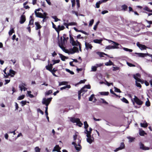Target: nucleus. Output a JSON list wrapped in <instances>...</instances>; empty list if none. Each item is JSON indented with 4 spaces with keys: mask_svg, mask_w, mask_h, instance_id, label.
<instances>
[{
    "mask_svg": "<svg viewBox=\"0 0 152 152\" xmlns=\"http://www.w3.org/2000/svg\"><path fill=\"white\" fill-rule=\"evenodd\" d=\"M134 98L133 100L132 99V101L134 105L135 104V103L138 105L141 106L142 105L143 102L139 99L136 96H134Z\"/></svg>",
    "mask_w": 152,
    "mask_h": 152,
    "instance_id": "1",
    "label": "nucleus"
},
{
    "mask_svg": "<svg viewBox=\"0 0 152 152\" xmlns=\"http://www.w3.org/2000/svg\"><path fill=\"white\" fill-rule=\"evenodd\" d=\"M70 121L73 123H76L77 125L80 127H81L83 125V124L81 122L80 119L79 118H75V117H70Z\"/></svg>",
    "mask_w": 152,
    "mask_h": 152,
    "instance_id": "2",
    "label": "nucleus"
},
{
    "mask_svg": "<svg viewBox=\"0 0 152 152\" xmlns=\"http://www.w3.org/2000/svg\"><path fill=\"white\" fill-rule=\"evenodd\" d=\"M111 42H113L115 45H109L107 46L106 48V49H118L119 48L118 46L119 45V44L114 41L110 40Z\"/></svg>",
    "mask_w": 152,
    "mask_h": 152,
    "instance_id": "3",
    "label": "nucleus"
},
{
    "mask_svg": "<svg viewBox=\"0 0 152 152\" xmlns=\"http://www.w3.org/2000/svg\"><path fill=\"white\" fill-rule=\"evenodd\" d=\"M140 77L141 75L139 73H137L135 75H134L133 76L134 78L136 80L139 82H140L141 84H143L144 83L145 81L138 77Z\"/></svg>",
    "mask_w": 152,
    "mask_h": 152,
    "instance_id": "4",
    "label": "nucleus"
},
{
    "mask_svg": "<svg viewBox=\"0 0 152 152\" xmlns=\"http://www.w3.org/2000/svg\"><path fill=\"white\" fill-rule=\"evenodd\" d=\"M137 46L141 50H145L147 47L145 45L140 44L139 42L137 43Z\"/></svg>",
    "mask_w": 152,
    "mask_h": 152,
    "instance_id": "5",
    "label": "nucleus"
},
{
    "mask_svg": "<svg viewBox=\"0 0 152 152\" xmlns=\"http://www.w3.org/2000/svg\"><path fill=\"white\" fill-rule=\"evenodd\" d=\"M125 148V145L124 142H122L121 143L119 147L117 148L115 150V151H117L119 150H121L124 149Z\"/></svg>",
    "mask_w": 152,
    "mask_h": 152,
    "instance_id": "6",
    "label": "nucleus"
},
{
    "mask_svg": "<svg viewBox=\"0 0 152 152\" xmlns=\"http://www.w3.org/2000/svg\"><path fill=\"white\" fill-rule=\"evenodd\" d=\"M52 99V97L48 98L47 99L44 98L43 99L42 101V104H45L47 103H48V102H49L50 103Z\"/></svg>",
    "mask_w": 152,
    "mask_h": 152,
    "instance_id": "7",
    "label": "nucleus"
},
{
    "mask_svg": "<svg viewBox=\"0 0 152 152\" xmlns=\"http://www.w3.org/2000/svg\"><path fill=\"white\" fill-rule=\"evenodd\" d=\"M65 28L64 26H61L60 25H58V28H57V29L56 30V32H57L58 34V36L59 37V32L60 31L63 30L65 29Z\"/></svg>",
    "mask_w": 152,
    "mask_h": 152,
    "instance_id": "8",
    "label": "nucleus"
},
{
    "mask_svg": "<svg viewBox=\"0 0 152 152\" xmlns=\"http://www.w3.org/2000/svg\"><path fill=\"white\" fill-rule=\"evenodd\" d=\"M26 17L25 15H21L20 17V20L19 21L20 23V24H23V23L25 22L26 21Z\"/></svg>",
    "mask_w": 152,
    "mask_h": 152,
    "instance_id": "9",
    "label": "nucleus"
},
{
    "mask_svg": "<svg viewBox=\"0 0 152 152\" xmlns=\"http://www.w3.org/2000/svg\"><path fill=\"white\" fill-rule=\"evenodd\" d=\"M140 148L144 150H149L150 149L148 147H146L144 146V145L142 143H140Z\"/></svg>",
    "mask_w": 152,
    "mask_h": 152,
    "instance_id": "10",
    "label": "nucleus"
},
{
    "mask_svg": "<svg viewBox=\"0 0 152 152\" xmlns=\"http://www.w3.org/2000/svg\"><path fill=\"white\" fill-rule=\"evenodd\" d=\"M135 54H137L139 57H144L146 56H148L149 55L148 53H136Z\"/></svg>",
    "mask_w": 152,
    "mask_h": 152,
    "instance_id": "11",
    "label": "nucleus"
},
{
    "mask_svg": "<svg viewBox=\"0 0 152 152\" xmlns=\"http://www.w3.org/2000/svg\"><path fill=\"white\" fill-rule=\"evenodd\" d=\"M66 42L65 39L64 38L63 39L62 37H61L60 38V41H58V44L65 45Z\"/></svg>",
    "mask_w": 152,
    "mask_h": 152,
    "instance_id": "12",
    "label": "nucleus"
},
{
    "mask_svg": "<svg viewBox=\"0 0 152 152\" xmlns=\"http://www.w3.org/2000/svg\"><path fill=\"white\" fill-rule=\"evenodd\" d=\"M64 45H60L59 44L58 45L62 49V50L65 53H69V51L68 50L66 49L65 48L64 46Z\"/></svg>",
    "mask_w": 152,
    "mask_h": 152,
    "instance_id": "13",
    "label": "nucleus"
},
{
    "mask_svg": "<svg viewBox=\"0 0 152 152\" xmlns=\"http://www.w3.org/2000/svg\"><path fill=\"white\" fill-rule=\"evenodd\" d=\"M64 45H60L59 44L58 45L62 49V50L65 53H69V51L68 50L66 49L65 48L64 46Z\"/></svg>",
    "mask_w": 152,
    "mask_h": 152,
    "instance_id": "14",
    "label": "nucleus"
},
{
    "mask_svg": "<svg viewBox=\"0 0 152 152\" xmlns=\"http://www.w3.org/2000/svg\"><path fill=\"white\" fill-rule=\"evenodd\" d=\"M85 45L86 48V49L88 50L89 49H91L93 47L92 46L91 44H89V43L85 42Z\"/></svg>",
    "mask_w": 152,
    "mask_h": 152,
    "instance_id": "15",
    "label": "nucleus"
},
{
    "mask_svg": "<svg viewBox=\"0 0 152 152\" xmlns=\"http://www.w3.org/2000/svg\"><path fill=\"white\" fill-rule=\"evenodd\" d=\"M72 144L73 145H74L75 148L76 150L78 151H80L81 149V148L80 147H77V145L76 143L75 142H72Z\"/></svg>",
    "mask_w": 152,
    "mask_h": 152,
    "instance_id": "16",
    "label": "nucleus"
},
{
    "mask_svg": "<svg viewBox=\"0 0 152 152\" xmlns=\"http://www.w3.org/2000/svg\"><path fill=\"white\" fill-rule=\"evenodd\" d=\"M35 24L36 25L35 29L37 30L40 29L42 27V26L38 22H35Z\"/></svg>",
    "mask_w": 152,
    "mask_h": 152,
    "instance_id": "17",
    "label": "nucleus"
},
{
    "mask_svg": "<svg viewBox=\"0 0 152 152\" xmlns=\"http://www.w3.org/2000/svg\"><path fill=\"white\" fill-rule=\"evenodd\" d=\"M16 73V72L15 71L12 69H10L9 70V74H10V76H11L12 77H13Z\"/></svg>",
    "mask_w": 152,
    "mask_h": 152,
    "instance_id": "18",
    "label": "nucleus"
},
{
    "mask_svg": "<svg viewBox=\"0 0 152 152\" xmlns=\"http://www.w3.org/2000/svg\"><path fill=\"white\" fill-rule=\"evenodd\" d=\"M35 13L37 17L41 18L42 17V16L43 14L42 13L39 12H37L36 11H35Z\"/></svg>",
    "mask_w": 152,
    "mask_h": 152,
    "instance_id": "19",
    "label": "nucleus"
},
{
    "mask_svg": "<svg viewBox=\"0 0 152 152\" xmlns=\"http://www.w3.org/2000/svg\"><path fill=\"white\" fill-rule=\"evenodd\" d=\"M61 148L59 147L58 145H56L55 147H54V149L53 150V151H57L58 150H60Z\"/></svg>",
    "mask_w": 152,
    "mask_h": 152,
    "instance_id": "20",
    "label": "nucleus"
},
{
    "mask_svg": "<svg viewBox=\"0 0 152 152\" xmlns=\"http://www.w3.org/2000/svg\"><path fill=\"white\" fill-rule=\"evenodd\" d=\"M105 65L107 66L113 65L114 66V64L113 63V62L110 60L108 62H107L105 63Z\"/></svg>",
    "mask_w": 152,
    "mask_h": 152,
    "instance_id": "21",
    "label": "nucleus"
},
{
    "mask_svg": "<svg viewBox=\"0 0 152 152\" xmlns=\"http://www.w3.org/2000/svg\"><path fill=\"white\" fill-rule=\"evenodd\" d=\"M30 18H31L30 20L29 23L28 25L31 26L32 25H33L34 24V19L33 18H32V16L31 15L30 16Z\"/></svg>",
    "mask_w": 152,
    "mask_h": 152,
    "instance_id": "22",
    "label": "nucleus"
},
{
    "mask_svg": "<svg viewBox=\"0 0 152 152\" xmlns=\"http://www.w3.org/2000/svg\"><path fill=\"white\" fill-rule=\"evenodd\" d=\"M24 86H26V85L24 83H22L20 84L19 86V88H20V90L22 91Z\"/></svg>",
    "mask_w": 152,
    "mask_h": 152,
    "instance_id": "23",
    "label": "nucleus"
},
{
    "mask_svg": "<svg viewBox=\"0 0 152 152\" xmlns=\"http://www.w3.org/2000/svg\"><path fill=\"white\" fill-rule=\"evenodd\" d=\"M59 55L60 56V58H61V60L62 61H65V59L67 58V57H66L65 56H64L62 54H59Z\"/></svg>",
    "mask_w": 152,
    "mask_h": 152,
    "instance_id": "24",
    "label": "nucleus"
},
{
    "mask_svg": "<svg viewBox=\"0 0 152 152\" xmlns=\"http://www.w3.org/2000/svg\"><path fill=\"white\" fill-rule=\"evenodd\" d=\"M102 41V39H95L93 40V42L94 43L98 44L101 43Z\"/></svg>",
    "mask_w": 152,
    "mask_h": 152,
    "instance_id": "25",
    "label": "nucleus"
},
{
    "mask_svg": "<svg viewBox=\"0 0 152 152\" xmlns=\"http://www.w3.org/2000/svg\"><path fill=\"white\" fill-rule=\"evenodd\" d=\"M101 95L107 96L109 94V92H101L99 93Z\"/></svg>",
    "mask_w": 152,
    "mask_h": 152,
    "instance_id": "26",
    "label": "nucleus"
},
{
    "mask_svg": "<svg viewBox=\"0 0 152 152\" xmlns=\"http://www.w3.org/2000/svg\"><path fill=\"white\" fill-rule=\"evenodd\" d=\"M71 86L70 85H67L66 86L62 87L60 88L61 90H63V89H65L66 88H71Z\"/></svg>",
    "mask_w": 152,
    "mask_h": 152,
    "instance_id": "27",
    "label": "nucleus"
},
{
    "mask_svg": "<svg viewBox=\"0 0 152 152\" xmlns=\"http://www.w3.org/2000/svg\"><path fill=\"white\" fill-rule=\"evenodd\" d=\"M143 10H144L147 11L149 12H152V10H150L148 7L147 6H145L143 8Z\"/></svg>",
    "mask_w": 152,
    "mask_h": 152,
    "instance_id": "28",
    "label": "nucleus"
},
{
    "mask_svg": "<svg viewBox=\"0 0 152 152\" xmlns=\"http://www.w3.org/2000/svg\"><path fill=\"white\" fill-rule=\"evenodd\" d=\"M96 53L100 57H104L103 56V55H104V52H96Z\"/></svg>",
    "mask_w": 152,
    "mask_h": 152,
    "instance_id": "29",
    "label": "nucleus"
},
{
    "mask_svg": "<svg viewBox=\"0 0 152 152\" xmlns=\"http://www.w3.org/2000/svg\"><path fill=\"white\" fill-rule=\"evenodd\" d=\"M4 77L6 78H8L9 76H10V74H9V73L7 74L6 72V69H5L4 70Z\"/></svg>",
    "mask_w": 152,
    "mask_h": 152,
    "instance_id": "30",
    "label": "nucleus"
},
{
    "mask_svg": "<svg viewBox=\"0 0 152 152\" xmlns=\"http://www.w3.org/2000/svg\"><path fill=\"white\" fill-rule=\"evenodd\" d=\"M68 83L66 81H62L61 82H59V86H61V85H66Z\"/></svg>",
    "mask_w": 152,
    "mask_h": 152,
    "instance_id": "31",
    "label": "nucleus"
},
{
    "mask_svg": "<svg viewBox=\"0 0 152 152\" xmlns=\"http://www.w3.org/2000/svg\"><path fill=\"white\" fill-rule=\"evenodd\" d=\"M84 128L86 129V130L87 129H88L89 125L86 121H85L84 122Z\"/></svg>",
    "mask_w": 152,
    "mask_h": 152,
    "instance_id": "32",
    "label": "nucleus"
},
{
    "mask_svg": "<svg viewBox=\"0 0 152 152\" xmlns=\"http://www.w3.org/2000/svg\"><path fill=\"white\" fill-rule=\"evenodd\" d=\"M69 37L70 38V42L71 43L72 42L74 41L75 40L73 38L72 36L71 33L70 31H69Z\"/></svg>",
    "mask_w": 152,
    "mask_h": 152,
    "instance_id": "33",
    "label": "nucleus"
},
{
    "mask_svg": "<svg viewBox=\"0 0 152 152\" xmlns=\"http://www.w3.org/2000/svg\"><path fill=\"white\" fill-rule=\"evenodd\" d=\"M140 125L141 127L144 128H146L147 127L148 125L147 123H142L140 124Z\"/></svg>",
    "mask_w": 152,
    "mask_h": 152,
    "instance_id": "34",
    "label": "nucleus"
},
{
    "mask_svg": "<svg viewBox=\"0 0 152 152\" xmlns=\"http://www.w3.org/2000/svg\"><path fill=\"white\" fill-rule=\"evenodd\" d=\"M45 68L46 69L50 71V72L51 71H52V69H53V67H50V66H49V65L46 66Z\"/></svg>",
    "mask_w": 152,
    "mask_h": 152,
    "instance_id": "35",
    "label": "nucleus"
},
{
    "mask_svg": "<svg viewBox=\"0 0 152 152\" xmlns=\"http://www.w3.org/2000/svg\"><path fill=\"white\" fill-rule=\"evenodd\" d=\"M26 103H29V102H27V101L26 100L22 101L21 102L22 106H23L24 105H26Z\"/></svg>",
    "mask_w": 152,
    "mask_h": 152,
    "instance_id": "36",
    "label": "nucleus"
},
{
    "mask_svg": "<svg viewBox=\"0 0 152 152\" xmlns=\"http://www.w3.org/2000/svg\"><path fill=\"white\" fill-rule=\"evenodd\" d=\"M87 141L90 144L92 143L93 142V140L91 139V137L87 138Z\"/></svg>",
    "mask_w": 152,
    "mask_h": 152,
    "instance_id": "37",
    "label": "nucleus"
},
{
    "mask_svg": "<svg viewBox=\"0 0 152 152\" xmlns=\"http://www.w3.org/2000/svg\"><path fill=\"white\" fill-rule=\"evenodd\" d=\"M15 32V31L13 28H12L11 30H10L9 32V34L10 36L12 34Z\"/></svg>",
    "mask_w": 152,
    "mask_h": 152,
    "instance_id": "38",
    "label": "nucleus"
},
{
    "mask_svg": "<svg viewBox=\"0 0 152 152\" xmlns=\"http://www.w3.org/2000/svg\"><path fill=\"white\" fill-rule=\"evenodd\" d=\"M52 92H53L52 90H49L46 91L45 93V95H48L49 94L52 93Z\"/></svg>",
    "mask_w": 152,
    "mask_h": 152,
    "instance_id": "39",
    "label": "nucleus"
},
{
    "mask_svg": "<svg viewBox=\"0 0 152 152\" xmlns=\"http://www.w3.org/2000/svg\"><path fill=\"white\" fill-rule=\"evenodd\" d=\"M122 101L123 102L126 103V104H128L129 103V102L128 101V100L126 99L125 98L123 97L122 99Z\"/></svg>",
    "mask_w": 152,
    "mask_h": 152,
    "instance_id": "40",
    "label": "nucleus"
},
{
    "mask_svg": "<svg viewBox=\"0 0 152 152\" xmlns=\"http://www.w3.org/2000/svg\"><path fill=\"white\" fill-rule=\"evenodd\" d=\"M121 7L124 11H126L127 9V6L125 4L122 5Z\"/></svg>",
    "mask_w": 152,
    "mask_h": 152,
    "instance_id": "41",
    "label": "nucleus"
},
{
    "mask_svg": "<svg viewBox=\"0 0 152 152\" xmlns=\"http://www.w3.org/2000/svg\"><path fill=\"white\" fill-rule=\"evenodd\" d=\"M137 81L136 80L135 83H136V86L137 87H139L140 88H141V87H142L141 85L140 84V83L137 82Z\"/></svg>",
    "mask_w": 152,
    "mask_h": 152,
    "instance_id": "42",
    "label": "nucleus"
},
{
    "mask_svg": "<svg viewBox=\"0 0 152 152\" xmlns=\"http://www.w3.org/2000/svg\"><path fill=\"white\" fill-rule=\"evenodd\" d=\"M80 91L81 92V93H82L83 92H86L87 91V90L86 89V88L84 87L82 88L79 91Z\"/></svg>",
    "mask_w": 152,
    "mask_h": 152,
    "instance_id": "43",
    "label": "nucleus"
},
{
    "mask_svg": "<svg viewBox=\"0 0 152 152\" xmlns=\"http://www.w3.org/2000/svg\"><path fill=\"white\" fill-rule=\"evenodd\" d=\"M146 134V133L144 131L142 130L141 131H140L139 132V134L140 136H143L144 135V134Z\"/></svg>",
    "mask_w": 152,
    "mask_h": 152,
    "instance_id": "44",
    "label": "nucleus"
},
{
    "mask_svg": "<svg viewBox=\"0 0 152 152\" xmlns=\"http://www.w3.org/2000/svg\"><path fill=\"white\" fill-rule=\"evenodd\" d=\"M24 97H25L24 95H22L19 96L18 97L17 99L18 100H21L23 99L24 98Z\"/></svg>",
    "mask_w": 152,
    "mask_h": 152,
    "instance_id": "45",
    "label": "nucleus"
},
{
    "mask_svg": "<svg viewBox=\"0 0 152 152\" xmlns=\"http://www.w3.org/2000/svg\"><path fill=\"white\" fill-rule=\"evenodd\" d=\"M69 53H70L71 54H73L75 53V51H74V49L73 48H72L70 49L69 50Z\"/></svg>",
    "mask_w": 152,
    "mask_h": 152,
    "instance_id": "46",
    "label": "nucleus"
},
{
    "mask_svg": "<svg viewBox=\"0 0 152 152\" xmlns=\"http://www.w3.org/2000/svg\"><path fill=\"white\" fill-rule=\"evenodd\" d=\"M34 150L35 152H40L41 149L38 147H36L35 148Z\"/></svg>",
    "mask_w": 152,
    "mask_h": 152,
    "instance_id": "47",
    "label": "nucleus"
},
{
    "mask_svg": "<svg viewBox=\"0 0 152 152\" xmlns=\"http://www.w3.org/2000/svg\"><path fill=\"white\" fill-rule=\"evenodd\" d=\"M145 105L147 107H149L150 106V102L148 99V100L145 102Z\"/></svg>",
    "mask_w": 152,
    "mask_h": 152,
    "instance_id": "48",
    "label": "nucleus"
},
{
    "mask_svg": "<svg viewBox=\"0 0 152 152\" xmlns=\"http://www.w3.org/2000/svg\"><path fill=\"white\" fill-rule=\"evenodd\" d=\"M128 138L129 139V142H132L134 141V140L135 139L134 138L130 137H128Z\"/></svg>",
    "mask_w": 152,
    "mask_h": 152,
    "instance_id": "49",
    "label": "nucleus"
},
{
    "mask_svg": "<svg viewBox=\"0 0 152 152\" xmlns=\"http://www.w3.org/2000/svg\"><path fill=\"white\" fill-rule=\"evenodd\" d=\"M85 133L86 134H87L86 136L87 138H89V137H91V133H89L88 132H86V131L85 132Z\"/></svg>",
    "mask_w": 152,
    "mask_h": 152,
    "instance_id": "50",
    "label": "nucleus"
},
{
    "mask_svg": "<svg viewBox=\"0 0 152 152\" xmlns=\"http://www.w3.org/2000/svg\"><path fill=\"white\" fill-rule=\"evenodd\" d=\"M28 94L29 96L31 98H33L34 97V96L33 94H31V91H28Z\"/></svg>",
    "mask_w": 152,
    "mask_h": 152,
    "instance_id": "51",
    "label": "nucleus"
},
{
    "mask_svg": "<svg viewBox=\"0 0 152 152\" xmlns=\"http://www.w3.org/2000/svg\"><path fill=\"white\" fill-rule=\"evenodd\" d=\"M73 49H74V51H75V53L79 52L78 49L77 47L74 46L73 47Z\"/></svg>",
    "mask_w": 152,
    "mask_h": 152,
    "instance_id": "52",
    "label": "nucleus"
},
{
    "mask_svg": "<svg viewBox=\"0 0 152 152\" xmlns=\"http://www.w3.org/2000/svg\"><path fill=\"white\" fill-rule=\"evenodd\" d=\"M113 71H116L119 70L120 69V67H113Z\"/></svg>",
    "mask_w": 152,
    "mask_h": 152,
    "instance_id": "53",
    "label": "nucleus"
},
{
    "mask_svg": "<svg viewBox=\"0 0 152 152\" xmlns=\"http://www.w3.org/2000/svg\"><path fill=\"white\" fill-rule=\"evenodd\" d=\"M123 49L125 51H129L130 52H132V49H129L127 48H124Z\"/></svg>",
    "mask_w": 152,
    "mask_h": 152,
    "instance_id": "54",
    "label": "nucleus"
},
{
    "mask_svg": "<svg viewBox=\"0 0 152 152\" xmlns=\"http://www.w3.org/2000/svg\"><path fill=\"white\" fill-rule=\"evenodd\" d=\"M94 22V20L93 19L91 20L89 22V26H92V25H93V23Z\"/></svg>",
    "mask_w": 152,
    "mask_h": 152,
    "instance_id": "55",
    "label": "nucleus"
},
{
    "mask_svg": "<svg viewBox=\"0 0 152 152\" xmlns=\"http://www.w3.org/2000/svg\"><path fill=\"white\" fill-rule=\"evenodd\" d=\"M94 96V94H92L89 98V100L91 101L93 100Z\"/></svg>",
    "mask_w": 152,
    "mask_h": 152,
    "instance_id": "56",
    "label": "nucleus"
},
{
    "mask_svg": "<svg viewBox=\"0 0 152 152\" xmlns=\"http://www.w3.org/2000/svg\"><path fill=\"white\" fill-rule=\"evenodd\" d=\"M52 18L54 19L55 22H57L58 20H60V19H59L56 16H53L52 17Z\"/></svg>",
    "mask_w": 152,
    "mask_h": 152,
    "instance_id": "57",
    "label": "nucleus"
},
{
    "mask_svg": "<svg viewBox=\"0 0 152 152\" xmlns=\"http://www.w3.org/2000/svg\"><path fill=\"white\" fill-rule=\"evenodd\" d=\"M72 7H74L75 4V0H71Z\"/></svg>",
    "mask_w": 152,
    "mask_h": 152,
    "instance_id": "58",
    "label": "nucleus"
},
{
    "mask_svg": "<svg viewBox=\"0 0 152 152\" xmlns=\"http://www.w3.org/2000/svg\"><path fill=\"white\" fill-rule=\"evenodd\" d=\"M114 88L115 89V92H119V93H121V92L119 89H118L115 87Z\"/></svg>",
    "mask_w": 152,
    "mask_h": 152,
    "instance_id": "59",
    "label": "nucleus"
},
{
    "mask_svg": "<svg viewBox=\"0 0 152 152\" xmlns=\"http://www.w3.org/2000/svg\"><path fill=\"white\" fill-rule=\"evenodd\" d=\"M53 64H55L59 63L60 61V60H53Z\"/></svg>",
    "mask_w": 152,
    "mask_h": 152,
    "instance_id": "60",
    "label": "nucleus"
},
{
    "mask_svg": "<svg viewBox=\"0 0 152 152\" xmlns=\"http://www.w3.org/2000/svg\"><path fill=\"white\" fill-rule=\"evenodd\" d=\"M91 69L92 71L95 72L96 71L97 67L95 66H93L92 67Z\"/></svg>",
    "mask_w": 152,
    "mask_h": 152,
    "instance_id": "61",
    "label": "nucleus"
},
{
    "mask_svg": "<svg viewBox=\"0 0 152 152\" xmlns=\"http://www.w3.org/2000/svg\"><path fill=\"white\" fill-rule=\"evenodd\" d=\"M81 92L79 91L78 92V99L79 100H80L81 99Z\"/></svg>",
    "mask_w": 152,
    "mask_h": 152,
    "instance_id": "62",
    "label": "nucleus"
},
{
    "mask_svg": "<svg viewBox=\"0 0 152 152\" xmlns=\"http://www.w3.org/2000/svg\"><path fill=\"white\" fill-rule=\"evenodd\" d=\"M85 88L90 89L91 86L90 85H86L84 87Z\"/></svg>",
    "mask_w": 152,
    "mask_h": 152,
    "instance_id": "63",
    "label": "nucleus"
},
{
    "mask_svg": "<svg viewBox=\"0 0 152 152\" xmlns=\"http://www.w3.org/2000/svg\"><path fill=\"white\" fill-rule=\"evenodd\" d=\"M76 1L77 7L79 8L80 7V0H76Z\"/></svg>",
    "mask_w": 152,
    "mask_h": 152,
    "instance_id": "64",
    "label": "nucleus"
}]
</instances>
